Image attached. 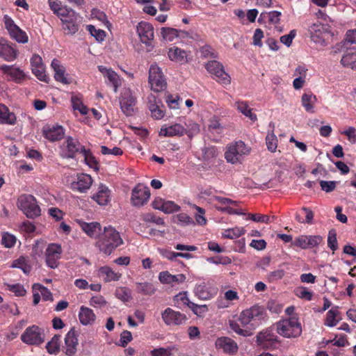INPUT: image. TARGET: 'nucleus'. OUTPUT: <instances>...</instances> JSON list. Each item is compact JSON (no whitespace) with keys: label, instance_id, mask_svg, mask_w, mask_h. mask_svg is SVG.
<instances>
[{"label":"nucleus","instance_id":"28","mask_svg":"<svg viewBox=\"0 0 356 356\" xmlns=\"http://www.w3.org/2000/svg\"><path fill=\"white\" fill-rule=\"evenodd\" d=\"M80 16L76 13H72V15L67 19H60L63 24V29L67 31L68 34L73 35L79 31V19Z\"/></svg>","mask_w":356,"mask_h":356},{"label":"nucleus","instance_id":"18","mask_svg":"<svg viewBox=\"0 0 356 356\" xmlns=\"http://www.w3.org/2000/svg\"><path fill=\"white\" fill-rule=\"evenodd\" d=\"M78 333L74 327H72L66 334L65 337L64 353L67 356H74L77 351Z\"/></svg>","mask_w":356,"mask_h":356},{"label":"nucleus","instance_id":"48","mask_svg":"<svg viewBox=\"0 0 356 356\" xmlns=\"http://www.w3.org/2000/svg\"><path fill=\"white\" fill-rule=\"evenodd\" d=\"M13 267L20 268L26 274H29L31 270V266L27 263L26 259L21 257L13 261Z\"/></svg>","mask_w":356,"mask_h":356},{"label":"nucleus","instance_id":"46","mask_svg":"<svg viewBox=\"0 0 356 356\" xmlns=\"http://www.w3.org/2000/svg\"><path fill=\"white\" fill-rule=\"evenodd\" d=\"M117 298L124 302H129L131 299V290L127 287H118L115 292Z\"/></svg>","mask_w":356,"mask_h":356},{"label":"nucleus","instance_id":"53","mask_svg":"<svg viewBox=\"0 0 356 356\" xmlns=\"http://www.w3.org/2000/svg\"><path fill=\"white\" fill-rule=\"evenodd\" d=\"M267 148L271 152H275L277 147V138L276 136L272 133L268 134L266 137Z\"/></svg>","mask_w":356,"mask_h":356},{"label":"nucleus","instance_id":"7","mask_svg":"<svg viewBox=\"0 0 356 356\" xmlns=\"http://www.w3.org/2000/svg\"><path fill=\"white\" fill-rule=\"evenodd\" d=\"M61 156L64 159H74L76 154H81L86 147L82 145L78 139L72 136H67L60 146Z\"/></svg>","mask_w":356,"mask_h":356},{"label":"nucleus","instance_id":"41","mask_svg":"<svg viewBox=\"0 0 356 356\" xmlns=\"http://www.w3.org/2000/svg\"><path fill=\"white\" fill-rule=\"evenodd\" d=\"M181 300L184 304H186L190 309L197 316H201L202 314L208 311L207 305H198L191 302L187 297L181 296Z\"/></svg>","mask_w":356,"mask_h":356},{"label":"nucleus","instance_id":"45","mask_svg":"<svg viewBox=\"0 0 356 356\" xmlns=\"http://www.w3.org/2000/svg\"><path fill=\"white\" fill-rule=\"evenodd\" d=\"M81 154L84 156V161L86 164H87L90 168L97 170L98 162L97 161L95 157L92 154L90 149H85V151H83Z\"/></svg>","mask_w":356,"mask_h":356},{"label":"nucleus","instance_id":"58","mask_svg":"<svg viewBox=\"0 0 356 356\" xmlns=\"http://www.w3.org/2000/svg\"><path fill=\"white\" fill-rule=\"evenodd\" d=\"M2 245L6 248H12L15 245L16 237L9 233H4L2 236Z\"/></svg>","mask_w":356,"mask_h":356},{"label":"nucleus","instance_id":"29","mask_svg":"<svg viewBox=\"0 0 356 356\" xmlns=\"http://www.w3.org/2000/svg\"><path fill=\"white\" fill-rule=\"evenodd\" d=\"M51 67L54 72V79L56 81L63 84H69L70 81L65 76V68L61 65L60 61L56 58L52 60Z\"/></svg>","mask_w":356,"mask_h":356},{"label":"nucleus","instance_id":"62","mask_svg":"<svg viewBox=\"0 0 356 356\" xmlns=\"http://www.w3.org/2000/svg\"><path fill=\"white\" fill-rule=\"evenodd\" d=\"M180 207L174 202L165 200L162 211L165 213H171L178 211Z\"/></svg>","mask_w":356,"mask_h":356},{"label":"nucleus","instance_id":"9","mask_svg":"<svg viewBox=\"0 0 356 356\" xmlns=\"http://www.w3.org/2000/svg\"><path fill=\"white\" fill-rule=\"evenodd\" d=\"M149 83L154 92H161L166 88L165 79L161 68L156 64H152L149 67Z\"/></svg>","mask_w":356,"mask_h":356},{"label":"nucleus","instance_id":"12","mask_svg":"<svg viewBox=\"0 0 356 356\" xmlns=\"http://www.w3.org/2000/svg\"><path fill=\"white\" fill-rule=\"evenodd\" d=\"M150 195V190L148 186L138 184L132 190L131 204L134 207H142L147 203Z\"/></svg>","mask_w":356,"mask_h":356},{"label":"nucleus","instance_id":"6","mask_svg":"<svg viewBox=\"0 0 356 356\" xmlns=\"http://www.w3.org/2000/svg\"><path fill=\"white\" fill-rule=\"evenodd\" d=\"M120 109L127 116H132L136 113L137 108V98L134 92L130 88H123L119 97Z\"/></svg>","mask_w":356,"mask_h":356},{"label":"nucleus","instance_id":"51","mask_svg":"<svg viewBox=\"0 0 356 356\" xmlns=\"http://www.w3.org/2000/svg\"><path fill=\"white\" fill-rule=\"evenodd\" d=\"M87 30L91 34V35L95 38L97 41L102 42L104 40L106 36V33L102 29H97L95 26L91 24L87 26Z\"/></svg>","mask_w":356,"mask_h":356},{"label":"nucleus","instance_id":"55","mask_svg":"<svg viewBox=\"0 0 356 356\" xmlns=\"http://www.w3.org/2000/svg\"><path fill=\"white\" fill-rule=\"evenodd\" d=\"M7 289L15 293L17 296H24L26 291L24 286L20 284H6Z\"/></svg>","mask_w":356,"mask_h":356},{"label":"nucleus","instance_id":"50","mask_svg":"<svg viewBox=\"0 0 356 356\" xmlns=\"http://www.w3.org/2000/svg\"><path fill=\"white\" fill-rule=\"evenodd\" d=\"M327 246L332 250L333 253L338 249L337 232L334 229H330L328 232Z\"/></svg>","mask_w":356,"mask_h":356},{"label":"nucleus","instance_id":"40","mask_svg":"<svg viewBox=\"0 0 356 356\" xmlns=\"http://www.w3.org/2000/svg\"><path fill=\"white\" fill-rule=\"evenodd\" d=\"M60 334H55L47 343L46 349L49 354L56 355L58 353L60 347Z\"/></svg>","mask_w":356,"mask_h":356},{"label":"nucleus","instance_id":"22","mask_svg":"<svg viewBox=\"0 0 356 356\" xmlns=\"http://www.w3.org/2000/svg\"><path fill=\"white\" fill-rule=\"evenodd\" d=\"M215 344L218 349H222L224 353L229 355H234L238 349L236 342L227 337L218 338Z\"/></svg>","mask_w":356,"mask_h":356},{"label":"nucleus","instance_id":"61","mask_svg":"<svg viewBox=\"0 0 356 356\" xmlns=\"http://www.w3.org/2000/svg\"><path fill=\"white\" fill-rule=\"evenodd\" d=\"M201 56L204 58H217V54L214 49L209 45H204L200 49Z\"/></svg>","mask_w":356,"mask_h":356},{"label":"nucleus","instance_id":"38","mask_svg":"<svg viewBox=\"0 0 356 356\" xmlns=\"http://www.w3.org/2000/svg\"><path fill=\"white\" fill-rule=\"evenodd\" d=\"M161 34L163 40L171 42L175 38L180 36V34H187V33L173 28L163 27L161 30Z\"/></svg>","mask_w":356,"mask_h":356},{"label":"nucleus","instance_id":"49","mask_svg":"<svg viewBox=\"0 0 356 356\" xmlns=\"http://www.w3.org/2000/svg\"><path fill=\"white\" fill-rule=\"evenodd\" d=\"M316 100V97L311 94H304L302 96V104L306 111L313 112V103Z\"/></svg>","mask_w":356,"mask_h":356},{"label":"nucleus","instance_id":"5","mask_svg":"<svg viewBox=\"0 0 356 356\" xmlns=\"http://www.w3.org/2000/svg\"><path fill=\"white\" fill-rule=\"evenodd\" d=\"M250 149L242 140L230 144L225 153V157L228 163L235 164L241 163L244 155L248 154Z\"/></svg>","mask_w":356,"mask_h":356},{"label":"nucleus","instance_id":"30","mask_svg":"<svg viewBox=\"0 0 356 356\" xmlns=\"http://www.w3.org/2000/svg\"><path fill=\"white\" fill-rule=\"evenodd\" d=\"M324 26L320 22L312 24L308 28L310 38L315 43H322L324 41Z\"/></svg>","mask_w":356,"mask_h":356},{"label":"nucleus","instance_id":"14","mask_svg":"<svg viewBox=\"0 0 356 356\" xmlns=\"http://www.w3.org/2000/svg\"><path fill=\"white\" fill-rule=\"evenodd\" d=\"M136 32L140 40L145 45H150L154 38V27L147 22H140L136 26Z\"/></svg>","mask_w":356,"mask_h":356},{"label":"nucleus","instance_id":"21","mask_svg":"<svg viewBox=\"0 0 356 356\" xmlns=\"http://www.w3.org/2000/svg\"><path fill=\"white\" fill-rule=\"evenodd\" d=\"M93 179L88 174L81 173L77 175L76 181L71 183V189L79 193H86L92 186Z\"/></svg>","mask_w":356,"mask_h":356},{"label":"nucleus","instance_id":"11","mask_svg":"<svg viewBox=\"0 0 356 356\" xmlns=\"http://www.w3.org/2000/svg\"><path fill=\"white\" fill-rule=\"evenodd\" d=\"M3 22L11 38L22 44L26 43L29 41L26 33L16 25L10 16L5 15L3 16Z\"/></svg>","mask_w":356,"mask_h":356},{"label":"nucleus","instance_id":"63","mask_svg":"<svg viewBox=\"0 0 356 356\" xmlns=\"http://www.w3.org/2000/svg\"><path fill=\"white\" fill-rule=\"evenodd\" d=\"M208 261L215 264L228 265L232 263V259L226 256H217L209 258Z\"/></svg>","mask_w":356,"mask_h":356},{"label":"nucleus","instance_id":"26","mask_svg":"<svg viewBox=\"0 0 356 356\" xmlns=\"http://www.w3.org/2000/svg\"><path fill=\"white\" fill-rule=\"evenodd\" d=\"M91 198L101 206L107 205L111 201V191L108 186L101 184Z\"/></svg>","mask_w":356,"mask_h":356},{"label":"nucleus","instance_id":"59","mask_svg":"<svg viewBox=\"0 0 356 356\" xmlns=\"http://www.w3.org/2000/svg\"><path fill=\"white\" fill-rule=\"evenodd\" d=\"M308 238L306 235H301L294 239L292 245L302 249H309Z\"/></svg>","mask_w":356,"mask_h":356},{"label":"nucleus","instance_id":"44","mask_svg":"<svg viewBox=\"0 0 356 356\" xmlns=\"http://www.w3.org/2000/svg\"><path fill=\"white\" fill-rule=\"evenodd\" d=\"M71 102L74 110L79 111L82 115L87 114L88 108L83 105L81 96L73 95L71 98Z\"/></svg>","mask_w":356,"mask_h":356},{"label":"nucleus","instance_id":"60","mask_svg":"<svg viewBox=\"0 0 356 356\" xmlns=\"http://www.w3.org/2000/svg\"><path fill=\"white\" fill-rule=\"evenodd\" d=\"M248 218L258 222H264L268 224L271 222L270 217L267 215H262L259 213H249Z\"/></svg>","mask_w":356,"mask_h":356},{"label":"nucleus","instance_id":"35","mask_svg":"<svg viewBox=\"0 0 356 356\" xmlns=\"http://www.w3.org/2000/svg\"><path fill=\"white\" fill-rule=\"evenodd\" d=\"M16 123V116L14 113L10 112L8 108L0 104V124L14 125Z\"/></svg>","mask_w":356,"mask_h":356},{"label":"nucleus","instance_id":"64","mask_svg":"<svg viewBox=\"0 0 356 356\" xmlns=\"http://www.w3.org/2000/svg\"><path fill=\"white\" fill-rule=\"evenodd\" d=\"M321 189L326 192L330 193L336 188L337 182L334 181H323L319 182Z\"/></svg>","mask_w":356,"mask_h":356},{"label":"nucleus","instance_id":"24","mask_svg":"<svg viewBox=\"0 0 356 356\" xmlns=\"http://www.w3.org/2000/svg\"><path fill=\"white\" fill-rule=\"evenodd\" d=\"M148 108L151 112L152 116L156 120H160L163 118L165 112L163 105L160 99H157L154 95L148 96Z\"/></svg>","mask_w":356,"mask_h":356},{"label":"nucleus","instance_id":"15","mask_svg":"<svg viewBox=\"0 0 356 356\" xmlns=\"http://www.w3.org/2000/svg\"><path fill=\"white\" fill-rule=\"evenodd\" d=\"M162 319L167 325H179L186 322L185 314L168 307L161 314Z\"/></svg>","mask_w":356,"mask_h":356},{"label":"nucleus","instance_id":"13","mask_svg":"<svg viewBox=\"0 0 356 356\" xmlns=\"http://www.w3.org/2000/svg\"><path fill=\"white\" fill-rule=\"evenodd\" d=\"M277 342V336L272 330H265L257 335V343L262 349H275Z\"/></svg>","mask_w":356,"mask_h":356},{"label":"nucleus","instance_id":"27","mask_svg":"<svg viewBox=\"0 0 356 356\" xmlns=\"http://www.w3.org/2000/svg\"><path fill=\"white\" fill-rule=\"evenodd\" d=\"M98 70L105 77L108 79V81L113 87L114 92H117L118 88L122 84V79L120 76L111 68H107L102 65H99Z\"/></svg>","mask_w":356,"mask_h":356},{"label":"nucleus","instance_id":"4","mask_svg":"<svg viewBox=\"0 0 356 356\" xmlns=\"http://www.w3.org/2000/svg\"><path fill=\"white\" fill-rule=\"evenodd\" d=\"M17 206L29 218L33 219L40 216L41 209L32 195H21L17 199Z\"/></svg>","mask_w":356,"mask_h":356},{"label":"nucleus","instance_id":"33","mask_svg":"<svg viewBox=\"0 0 356 356\" xmlns=\"http://www.w3.org/2000/svg\"><path fill=\"white\" fill-rule=\"evenodd\" d=\"M79 318L81 324L88 325L94 323L96 316L92 309L85 306H81L79 312Z\"/></svg>","mask_w":356,"mask_h":356},{"label":"nucleus","instance_id":"23","mask_svg":"<svg viewBox=\"0 0 356 356\" xmlns=\"http://www.w3.org/2000/svg\"><path fill=\"white\" fill-rule=\"evenodd\" d=\"M0 71L9 75L12 81L16 83H22L26 78V75L23 70L14 67V65H2L0 66Z\"/></svg>","mask_w":356,"mask_h":356},{"label":"nucleus","instance_id":"17","mask_svg":"<svg viewBox=\"0 0 356 356\" xmlns=\"http://www.w3.org/2000/svg\"><path fill=\"white\" fill-rule=\"evenodd\" d=\"M42 134L49 141L56 142L64 138L65 130L61 125L47 124L43 127Z\"/></svg>","mask_w":356,"mask_h":356},{"label":"nucleus","instance_id":"39","mask_svg":"<svg viewBox=\"0 0 356 356\" xmlns=\"http://www.w3.org/2000/svg\"><path fill=\"white\" fill-rule=\"evenodd\" d=\"M136 284V291L145 296H152L156 291V288L151 282H137Z\"/></svg>","mask_w":356,"mask_h":356},{"label":"nucleus","instance_id":"2","mask_svg":"<svg viewBox=\"0 0 356 356\" xmlns=\"http://www.w3.org/2000/svg\"><path fill=\"white\" fill-rule=\"evenodd\" d=\"M119 232L111 226L105 227L96 242V247L104 254L111 255L114 250L123 244Z\"/></svg>","mask_w":356,"mask_h":356},{"label":"nucleus","instance_id":"3","mask_svg":"<svg viewBox=\"0 0 356 356\" xmlns=\"http://www.w3.org/2000/svg\"><path fill=\"white\" fill-rule=\"evenodd\" d=\"M276 329L279 334L286 338L298 337L302 333L301 324L295 316L277 322Z\"/></svg>","mask_w":356,"mask_h":356},{"label":"nucleus","instance_id":"36","mask_svg":"<svg viewBox=\"0 0 356 356\" xmlns=\"http://www.w3.org/2000/svg\"><path fill=\"white\" fill-rule=\"evenodd\" d=\"M99 276L102 277L106 282L118 281L121 277V274L115 273L109 266H102L99 269Z\"/></svg>","mask_w":356,"mask_h":356},{"label":"nucleus","instance_id":"57","mask_svg":"<svg viewBox=\"0 0 356 356\" xmlns=\"http://www.w3.org/2000/svg\"><path fill=\"white\" fill-rule=\"evenodd\" d=\"M285 271L283 269H277L270 272L267 275L269 282H274L283 278Z\"/></svg>","mask_w":356,"mask_h":356},{"label":"nucleus","instance_id":"43","mask_svg":"<svg viewBox=\"0 0 356 356\" xmlns=\"http://www.w3.org/2000/svg\"><path fill=\"white\" fill-rule=\"evenodd\" d=\"M245 232V230L243 227H236L225 229L222 234V236L225 238L234 239L244 234Z\"/></svg>","mask_w":356,"mask_h":356},{"label":"nucleus","instance_id":"8","mask_svg":"<svg viewBox=\"0 0 356 356\" xmlns=\"http://www.w3.org/2000/svg\"><path fill=\"white\" fill-rule=\"evenodd\" d=\"M207 70L213 76V78L222 85H229L230 76L225 71L222 64L217 60H210L205 66Z\"/></svg>","mask_w":356,"mask_h":356},{"label":"nucleus","instance_id":"16","mask_svg":"<svg viewBox=\"0 0 356 356\" xmlns=\"http://www.w3.org/2000/svg\"><path fill=\"white\" fill-rule=\"evenodd\" d=\"M31 65L33 74L41 81L49 83V77L45 73V67L42 58L38 54H33L31 58Z\"/></svg>","mask_w":356,"mask_h":356},{"label":"nucleus","instance_id":"10","mask_svg":"<svg viewBox=\"0 0 356 356\" xmlns=\"http://www.w3.org/2000/svg\"><path fill=\"white\" fill-rule=\"evenodd\" d=\"M21 340L28 345L39 346L44 341V331L37 325L29 326L21 335Z\"/></svg>","mask_w":356,"mask_h":356},{"label":"nucleus","instance_id":"52","mask_svg":"<svg viewBox=\"0 0 356 356\" xmlns=\"http://www.w3.org/2000/svg\"><path fill=\"white\" fill-rule=\"evenodd\" d=\"M175 218V222L181 226L194 225L193 218L184 213L177 215Z\"/></svg>","mask_w":356,"mask_h":356},{"label":"nucleus","instance_id":"25","mask_svg":"<svg viewBox=\"0 0 356 356\" xmlns=\"http://www.w3.org/2000/svg\"><path fill=\"white\" fill-rule=\"evenodd\" d=\"M78 223L82 231L90 238H99L102 234V226L99 222H86L82 220H79Z\"/></svg>","mask_w":356,"mask_h":356},{"label":"nucleus","instance_id":"47","mask_svg":"<svg viewBox=\"0 0 356 356\" xmlns=\"http://www.w3.org/2000/svg\"><path fill=\"white\" fill-rule=\"evenodd\" d=\"M195 293L201 300H209L212 298V294L207 290L204 284L196 286Z\"/></svg>","mask_w":356,"mask_h":356},{"label":"nucleus","instance_id":"56","mask_svg":"<svg viewBox=\"0 0 356 356\" xmlns=\"http://www.w3.org/2000/svg\"><path fill=\"white\" fill-rule=\"evenodd\" d=\"M38 287L39 291L40 292L42 299L45 301L50 300L53 301V295L51 292L45 286L41 284H35L33 285V289H35Z\"/></svg>","mask_w":356,"mask_h":356},{"label":"nucleus","instance_id":"54","mask_svg":"<svg viewBox=\"0 0 356 356\" xmlns=\"http://www.w3.org/2000/svg\"><path fill=\"white\" fill-rule=\"evenodd\" d=\"M341 63L343 67L352 69V67L356 63V56L353 54H345L341 59Z\"/></svg>","mask_w":356,"mask_h":356},{"label":"nucleus","instance_id":"19","mask_svg":"<svg viewBox=\"0 0 356 356\" xmlns=\"http://www.w3.org/2000/svg\"><path fill=\"white\" fill-rule=\"evenodd\" d=\"M62 253L61 246L56 243H51L48 245L46 252V263L51 268H55L58 265V260Z\"/></svg>","mask_w":356,"mask_h":356},{"label":"nucleus","instance_id":"34","mask_svg":"<svg viewBox=\"0 0 356 356\" xmlns=\"http://www.w3.org/2000/svg\"><path fill=\"white\" fill-rule=\"evenodd\" d=\"M186 131L185 128L180 124H175L161 129L160 135L167 137L183 136Z\"/></svg>","mask_w":356,"mask_h":356},{"label":"nucleus","instance_id":"31","mask_svg":"<svg viewBox=\"0 0 356 356\" xmlns=\"http://www.w3.org/2000/svg\"><path fill=\"white\" fill-rule=\"evenodd\" d=\"M159 280L162 284H171L183 283L186 280L184 274L172 275L168 271H162L159 275Z\"/></svg>","mask_w":356,"mask_h":356},{"label":"nucleus","instance_id":"42","mask_svg":"<svg viewBox=\"0 0 356 356\" xmlns=\"http://www.w3.org/2000/svg\"><path fill=\"white\" fill-rule=\"evenodd\" d=\"M237 109L242 113L244 115L249 118L251 120L255 121L257 115L252 113L247 102L238 101L235 103Z\"/></svg>","mask_w":356,"mask_h":356},{"label":"nucleus","instance_id":"20","mask_svg":"<svg viewBox=\"0 0 356 356\" xmlns=\"http://www.w3.org/2000/svg\"><path fill=\"white\" fill-rule=\"evenodd\" d=\"M18 56V50L16 49L7 40L0 38V58L7 62L15 60Z\"/></svg>","mask_w":356,"mask_h":356},{"label":"nucleus","instance_id":"32","mask_svg":"<svg viewBox=\"0 0 356 356\" xmlns=\"http://www.w3.org/2000/svg\"><path fill=\"white\" fill-rule=\"evenodd\" d=\"M169 58L181 64L188 62V53L177 47H172L168 51Z\"/></svg>","mask_w":356,"mask_h":356},{"label":"nucleus","instance_id":"1","mask_svg":"<svg viewBox=\"0 0 356 356\" xmlns=\"http://www.w3.org/2000/svg\"><path fill=\"white\" fill-rule=\"evenodd\" d=\"M265 311L264 307L253 306L243 310L236 318L230 319V328L236 334L243 337H249L253 334V330L258 326L264 318Z\"/></svg>","mask_w":356,"mask_h":356},{"label":"nucleus","instance_id":"37","mask_svg":"<svg viewBox=\"0 0 356 356\" xmlns=\"http://www.w3.org/2000/svg\"><path fill=\"white\" fill-rule=\"evenodd\" d=\"M338 309L339 307L336 306L327 312L324 321L325 325L327 327H334L341 320V318H339L340 312Z\"/></svg>","mask_w":356,"mask_h":356}]
</instances>
